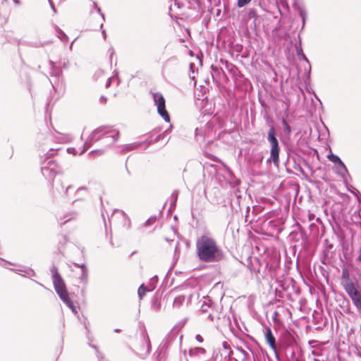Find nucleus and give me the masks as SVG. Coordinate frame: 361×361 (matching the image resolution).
Masks as SVG:
<instances>
[{"label": "nucleus", "instance_id": "1", "mask_svg": "<svg viewBox=\"0 0 361 361\" xmlns=\"http://www.w3.org/2000/svg\"><path fill=\"white\" fill-rule=\"evenodd\" d=\"M197 257L202 262L216 263L225 259V253L217 241L211 235L204 234L196 240Z\"/></svg>", "mask_w": 361, "mask_h": 361}, {"label": "nucleus", "instance_id": "2", "mask_svg": "<svg viewBox=\"0 0 361 361\" xmlns=\"http://www.w3.org/2000/svg\"><path fill=\"white\" fill-rule=\"evenodd\" d=\"M120 133L117 129L111 126H100L95 129L90 135L80 152L82 154L94 142L102 140L104 145L106 146L112 145L119 137Z\"/></svg>", "mask_w": 361, "mask_h": 361}, {"label": "nucleus", "instance_id": "3", "mask_svg": "<svg viewBox=\"0 0 361 361\" xmlns=\"http://www.w3.org/2000/svg\"><path fill=\"white\" fill-rule=\"evenodd\" d=\"M50 75L52 78L50 82L54 91L59 94H63L66 90V84L62 77V71L55 66L52 61H49Z\"/></svg>", "mask_w": 361, "mask_h": 361}, {"label": "nucleus", "instance_id": "4", "mask_svg": "<svg viewBox=\"0 0 361 361\" xmlns=\"http://www.w3.org/2000/svg\"><path fill=\"white\" fill-rule=\"evenodd\" d=\"M267 140L270 144V157L267 162L272 161L274 164L278 165L279 162L280 147L276 137V130L274 126H271L268 131Z\"/></svg>", "mask_w": 361, "mask_h": 361}, {"label": "nucleus", "instance_id": "5", "mask_svg": "<svg viewBox=\"0 0 361 361\" xmlns=\"http://www.w3.org/2000/svg\"><path fill=\"white\" fill-rule=\"evenodd\" d=\"M150 350L149 338L146 332H143L139 343L135 347V353L141 359H145L149 355Z\"/></svg>", "mask_w": 361, "mask_h": 361}, {"label": "nucleus", "instance_id": "6", "mask_svg": "<svg viewBox=\"0 0 361 361\" xmlns=\"http://www.w3.org/2000/svg\"><path fill=\"white\" fill-rule=\"evenodd\" d=\"M152 96L154 104L157 107L158 114L166 122H169L170 116L166 109V101L163 94L161 92H154Z\"/></svg>", "mask_w": 361, "mask_h": 361}, {"label": "nucleus", "instance_id": "7", "mask_svg": "<svg viewBox=\"0 0 361 361\" xmlns=\"http://www.w3.org/2000/svg\"><path fill=\"white\" fill-rule=\"evenodd\" d=\"M50 271L52 275L53 284L56 293L58 294V293H61L66 290L65 282L62 279L61 276L60 275V274L59 273L56 267L54 265L52 266Z\"/></svg>", "mask_w": 361, "mask_h": 361}, {"label": "nucleus", "instance_id": "8", "mask_svg": "<svg viewBox=\"0 0 361 361\" xmlns=\"http://www.w3.org/2000/svg\"><path fill=\"white\" fill-rule=\"evenodd\" d=\"M72 188V185H68L65 190L64 195L68 198L70 201H71L72 204H74L77 201H82L85 199V197L89 195L90 191L89 189L86 186H80L79 187L75 192V195L73 198H70L68 197V190Z\"/></svg>", "mask_w": 361, "mask_h": 361}, {"label": "nucleus", "instance_id": "9", "mask_svg": "<svg viewBox=\"0 0 361 361\" xmlns=\"http://www.w3.org/2000/svg\"><path fill=\"white\" fill-rule=\"evenodd\" d=\"M185 5L183 1H173V4H171L169 7V15L171 18H178V16H184L186 13L183 11Z\"/></svg>", "mask_w": 361, "mask_h": 361}, {"label": "nucleus", "instance_id": "10", "mask_svg": "<svg viewBox=\"0 0 361 361\" xmlns=\"http://www.w3.org/2000/svg\"><path fill=\"white\" fill-rule=\"evenodd\" d=\"M345 291L351 299L357 311L361 312V293L356 288L355 286L352 287L351 288Z\"/></svg>", "mask_w": 361, "mask_h": 361}, {"label": "nucleus", "instance_id": "11", "mask_svg": "<svg viewBox=\"0 0 361 361\" xmlns=\"http://www.w3.org/2000/svg\"><path fill=\"white\" fill-rule=\"evenodd\" d=\"M54 166V161L52 160H49L47 161V166L44 165L41 167L42 173L47 180H53L57 173Z\"/></svg>", "mask_w": 361, "mask_h": 361}, {"label": "nucleus", "instance_id": "12", "mask_svg": "<svg viewBox=\"0 0 361 361\" xmlns=\"http://www.w3.org/2000/svg\"><path fill=\"white\" fill-rule=\"evenodd\" d=\"M58 295L59 296L60 299L71 310L73 313L75 314H78L77 307L74 305L73 302L70 299L67 289L61 293H58Z\"/></svg>", "mask_w": 361, "mask_h": 361}, {"label": "nucleus", "instance_id": "13", "mask_svg": "<svg viewBox=\"0 0 361 361\" xmlns=\"http://www.w3.org/2000/svg\"><path fill=\"white\" fill-rule=\"evenodd\" d=\"M341 279V284L345 290L355 286L353 280L350 278V274L348 269L345 268L343 269L342 270Z\"/></svg>", "mask_w": 361, "mask_h": 361}, {"label": "nucleus", "instance_id": "14", "mask_svg": "<svg viewBox=\"0 0 361 361\" xmlns=\"http://www.w3.org/2000/svg\"><path fill=\"white\" fill-rule=\"evenodd\" d=\"M265 339H266L267 343L269 344V347L274 352L276 357H278L276 339H275V337L274 336L270 328H268L266 329Z\"/></svg>", "mask_w": 361, "mask_h": 361}, {"label": "nucleus", "instance_id": "15", "mask_svg": "<svg viewBox=\"0 0 361 361\" xmlns=\"http://www.w3.org/2000/svg\"><path fill=\"white\" fill-rule=\"evenodd\" d=\"M78 217V213L75 211H71L63 214V215L59 216L57 218L58 223L62 226L66 223L76 219Z\"/></svg>", "mask_w": 361, "mask_h": 361}, {"label": "nucleus", "instance_id": "16", "mask_svg": "<svg viewBox=\"0 0 361 361\" xmlns=\"http://www.w3.org/2000/svg\"><path fill=\"white\" fill-rule=\"evenodd\" d=\"M192 297L191 294L188 295H178L176 296V298L173 300V307L174 309H180L183 304L185 303V300H187V302L190 300Z\"/></svg>", "mask_w": 361, "mask_h": 361}, {"label": "nucleus", "instance_id": "17", "mask_svg": "<svg viewBox=\"0 0 361 361\" xmlns=\"http://www.w3.org/2000/svg\"><path fill=\"white\" fill-rule=\"evenodd\" d=\"M334 171L336 173L342 178H345L347 175H348V171L345 164L341 161L334 166Z\"/></svg>", "mask_w": 361, "mask_h": 361}, {"label": "nucleus", "instance_id": "18", "mask_svg": "<svg viewBox=\"0 0 361 361\" xmlns=\"http://www.w3.org/2000/svg\"><path fill=\"white\" fill-rule=\"evenodd\" d=\"M11 271H14L17 274L24 273L27 276H35V271L29 267H25L23 266H18L17 269H10Z\"/></svg>", "mask_w": 361, "mask_h": 361}, {"label": "nucleus", "instance_id": "19", "mask_svg": "<svg viewBox=\"0 0 361 361\" xmlns=\"http://www.w3.org/2000/svg\"><path fill=\"white\" fill-rule=\"evenodd\" d=\"M293 5L295 7V8L298 10V13L302 18V30L305 27V22H306V18H307V12L302 7L298 5L297 1H294Z\"/></svg>", "mask_w": 361, "mask_h": 361}, {"label": "nucleus", "instance_id": "20", "mask_svg": "<svg viewBox=\"0 0 361 361\" xmlns=\"http://www.w3.org/2000/svg\"><path fill=\"white\" fill-rule=\"evenodd\" d=\"M140 144L138 143H130L128 145H124L118 147L119 152L121 153H126L127 152L132 151L133 149H137L139 147Z\"/></svg>", "mask_w": 361, "mask_h": 361}, {"label": "nucleus", "instance_id": "21", "mask_svg": "<svg viewBox=\"0 0 361 361\" xmlns=\"http://www.w3.org/2000/svg\"><path fill=\"white\" fill-rule=\"evenodd\" d=\"M75 266L80 267L81 269V274L80 276V279L81 281L86 283L87 281L88 271L87 269L84 264H75Z\"/></svg>", "mask_w": 361, "mask_h": 361}, {"label": "nucleus", "instance_id": "22", "mask_svg": "<svg viewBox=\"0 0 361 361\" xmlns=\"http://www.w3.org/2000/svg\"><path fill=\"white\" fill-rule=\"evenodd\" d=\"M205 353V349L201 347H195L190 349L189 350V355L190 356H200L202 355H204Z\"/></svg>", "mask_w": 361, "mask_h": 361}, {"label": "nucleus", "instance_id": "23", "mask_svg": "<svg viewBox=\"0 0 361 361\" xmlns=\"http://www.w3.org/2000/svg\"><path fill=\"white\" fill-rule=\"evenodd\" d=\"M281 123H282V126H283V128L284 133L286 135L289 136L291 134V132H292L291 127L288 125V123H287V121H286V120L285 118H283L281 120Z\"/></svg>", "mask_w": 361, "mask_h": 361}, {"label": "nucleus", "instance_id": "24", "mask_svg": "<svg viewBox=\"0 0 361 361\" xmlns=\"http://www.w3.org/2000/svg\"><path fill=\"white\" fill-rule=\"evenodd\" d=\"M211 307L210 300L205 298L201 305L200 310L202 312H207Z\"/></svg>", "mask_w": 361, "mask_h": 361}, {"label": "nucleus", "instance_id": "25", "mask_svg": "<svg viewBox=\"0 0 361 361\" xmlns=\"http://www.w3.org/2000/svg\"><path fill=\"white\" fill-rule=\"evenodd\" d=\"M56 31L57 32L58 37L61 40V42L66 43L68 42V36L63 32V30H61L60 28L57 27L56 29Z\"/></svg>", "mask_w": 361, "mask_h": 361}, {"label": "nucleus", "instance_id": "26", "mask_svg": "<svg viewBox=\"0 0 361 361\" xmlns=\"http://www.w3.org/2000/svg\"><path fill=\"white\" fill-rule=\"evenodd\" d=\"M148 290V287H145V284L142 283L138 288L137 294L140 300H142L145 296V293Z\"/></svg>", "mask_w": 361, "mask_h": 361}, {"label": "nucleus", "instance_id": "27", "mask_svg": "<svg viewBox=\"0 0 361 361\" xmlns=\"http://www.w3.org/2000/svg\"><path fill=\"white\" fill-rule=\"evenodd\" d=\"M157 281H158V277L157 276H153L150 279L148 286H147L149 291H152L156 288Z\"/></svg>", "mask_w": 361, "mask_h": 361}, {"label": "nucleus", "instance_id": "28", "mask_svg": "<svg viewBox=\"0 0 361 361\" xmlns=\"http://www.w3.org/2000/svg\"><path fill=\"white\" fill-rule=\"evenodd\" d=\"M116 215H118L123 219L126 218L128 219V221H129V219L127 217V216L126 215V214L123 212V211H121V210H118V209H115L114 211V212L112 213L111 214V221H113L114 219V216Z\"/></svg>", "mask_w": 361, "mask_h": 361}, {"label": "nucleus", "instance_id": "29", "mask_svg": "<svg viewBox=\"0 0 361 361\" xmlns=\"http://www.w3.org/2000/svg\"><path fill=\"white\" fill-rule=\"evenodd\" d=\"M327 158L331 162L334 163L335 165L342 161V160L340 159V157L338 155H336V154H332V153L329 154L327 156Z\"/></svg>", "mask_w": 361, "mask_h": 361}, {"label": "nucleus", "instance_id": "30", "mask_svg": "<svg viewBox=\"0 0 361 361\" xmlns=\"http://www.w3.org/2000/svg\"><path fill=\"white\" fill-rule=\"evenodd\" d=\"M178 196V191L174 190L171 194V207L175 206Z\"/></svg>", "mask_w": 361, "mask_h": 361}, {"label": "nucleus", "instance_id": "31", "mask_svg": "<svg viewBox=\"0 0 361 361\" xmlns=\"http://www.w3.org/2000/svg\"><path fill=\"white\" fill-rule=\"evenodd\" d=\"M59 149V148H50L44 155L46 156V159H50L54 155V152Z\"/></svg>", "mask_w": 361, "mask_h": 361}, {"label": "nucleus", "instance_id": "32", "mask_svg": "<svg viewBox=\"0 0 361 361\" xmlns=\"http://www.w3.org/2000/svg\"><path fill=\"white\" fill-rule=\"evenodd\" d=\"M92 348H94L97 352V357L99 361H108L98 350L97 346L92 345H91Z\"/></svg>", "mask_w": 361, "mask_h": 361}, {"label": "nucleus", "instance_id": "33", "mask_svg": "<svg viewBox=\"0 0 361 361\" xmlns=\"http://www.w3.org/2000/svg\"><path fill=\"white\" fill-rule=\"evenodd\" d=\"M6 264H11V265H13V264H12L11 262H8V261H6V260H5V259H2V258H1V257H0V266L4 267H5V268L8 269V268L5 266Z\"/></svg>", "mask_w": 361, "mask_h": 361}, {"label": "nucleus", "instance_id": "34", "mask_svg": "<svg viewBox=\"0 0 361 361\" xmlns=\"http://www.w3.org/2000/svg\"><path fill=\"white\" fill-rule=\"evenodd\" d=\"M296 48V53H297V55L300 57L303 53V51H302V49L301 47V44H300L299 45H296L295 47Z\"/></svg>", "mask_w": 361, "mask_h": 361}, {"label": "nucleus", "instance_id": "35", "mask_svg": "<svg viewBox=\"0 0 361 361\" xmlns=\"http://www.w3.org/2000/svg\"><path fill=\"white\" fill-rule=\"evenodd\" d=\"M155 221H156L155 217H150L145 221V226H148L151 225L152 224H153L154 222H155Z\"/></svg>", "mask_w": 361, "mask_h": 361}, {"label": "nucleus", "instance_id": "36", "mask_svg": "<svg viewBox=\"0 0 361 361\" xmlns=\"http://www.w3.org/2000/svg\"><path fill=\"white\" fill-rule=\"evenodd\" d=\"M104 153L103 149L92 150L90 152V155L97 154L102 155Z\"/></svg>", "mask_w": 361, "mask_h": 361}, {"label": "nucleus", "instance_id": "37", "mask_svg": "<svg viewBox=\"0 0 361 361\" xmlns=\"http://www.w3.org/2000/svg\"><path fill=\"white\" fill-rule=\"evenodd\" d=\"M238 2V6L241 8V7H244L245 6H246L247 4V3H249L250 1H237Z\"/></svg>", "mask_w": 361, "mask_h": 361}, {"label": "nucleus", "instance_id": "38", "mask_svg": "<svg viewBox=\"0 0 361 361\" xmlns=\"http://www.w3.org/2000/svg\"><path fill=\"white\" fill-rule=\"evenodd\" d=\"M112 78H113V77H110L108 78V80L106 82V85H105L106 88H108L111 86Z\"/></svg>", "mask_w": 361, "mask_h": 361}, {"label": "nucleus", "instance_id": "39", "mask_svg": "<svg viewBox=\"0 0 361 361\" xmlns=\"http://www.w3.org/2000/svg\"><path fill=\"white\" fill-rule=\"evenodd\" d=\"M196 340L199 342V343H202L203 342V338L202 337V336H200V334H197L195 337Z\"/></svg>", "mask_w": 361, "mask_h": 361}, {"label": "nucleus", "instance_id": "40", "mask_svg": "<svg viewBox=\"0 0 361 361\" xmlns=\"http://www.w3.org/2000/svg\"><path fill=\"white\" fill-rule=\"evenodd\" d=\"M49 5H50V6L51 7V8H52V10H53L54 13H56V10L55 6H54V4H53V1H49Z\"/></svg>", "mask_w": 361, "mask_h": 361}, {"label": "nucleus", "instance_id": "41", "mask_svg": "<svg viewBox=\"0 0 361 361\" xmlns=\"http://www.w3.org/2000/svg\"><path fill=\"white\" fill-rule=\"evenodd\" d=\"M300 57H301L304 61H305L310 66V61L304 54H302Z\"/></svg>", "mask_w": 361, "mask_h": 361}, {"label": "nucleus", "instance_id": "42", "mask_svg": "<svg viewBox=\"0 0 361 361\" xmlns=\"http://www.w3.org/2000/svg\"><path fill=\"white\" fill-rule=\"evenodd\" d=\"M178 243H177L176 248H175V256H179V250H178Z\"/></svg>", "mask_w": 361, "mask_h": 361}, {"label": "nucleus", "instance_id": "43", "mask_svg": "<svg viewBox=\"0 0 361 361\" xmlns=\"http://www.w3.org/2000/svg\"><path fill=\"white\" fill-rule=\"evenodd\" d=\"M249 16H250V18H252V17L254 18V17H255V16H256V13H255V11L254 10H250V13H249Z\"/></svg>", "mask_w": 361, "mask_h": 361}, {"label": "nucleus", "instance_id": "44", "mask_svg": "<svg viewBox=\"0 0 361 361\" xmlns=\"http://www.w3.org/2000/svg\"><path fill=\"white\" fill-rule=\"evenodd\" d=\"M69 66V62L68 61H63V68L65 69H67Z\"/></svg>", "mask_w": 361, "mask_h": 361}, {"label": "nucleus", "instance_id": "45", "mask_svg": "<svg viewBox=\"0 0 361 361\" xmlns=\"http://www.w3.org/2000/svg\"><path fill=\"white\" fill-rule=\"evenodd\" d=\"M67 152L68 153H73V154H75V149L74 148H68Z\"/></svg>", "mask_w": 361, "mask_h": 361}, {"label": "nucleus", "instance_id": "46", "mask_svg": "<svg viewBox=\"0 0 361 361\" xmlns=\"http://www.w3.org/2000/svg\"><path fill=\"white\" fill-rule=\"evenodd\" d=\"M100 102H102V103H105L106 102V97H104V96H101L100 97Z\"/></svg>", "mask_w": 361, "mask_h": 361}, {"label": "nucleus", "instance_id": "47", "mask_svg": "<svg viewBox=\"0 0 361 361\" xmlns=\"http://www.w3.org/2000/svg\"><path fill=\"white\" fill-rule=\"evenodd\" d=\"M104 74L103 71L99 70L96 72V75L97 76H102Z\"/></svg>", "mask_w": 361, "mask_h": 361}, {"label": "nucleus", "instance_id": "48", "mask_svg": "<svg viewBox=\"0 0 361 361\" xmlns=\"http://www.w3.org/2000/svg\"><path fill=\"white\" fill-rule=\"evenodd\" d=\"M109 51H110V56H111V57H112V56H113V55H114V49H113L112 47H111V48L109 49Z\"/></svg>", "mask_w": 361, "mask_h": 361}, {"label": "nucleus", "instance_id": "49", "mask_svg": "<svg viewBox=\"0 0 361 361\" xmlns=\"http://www.w3.org/2000/svg\"><path fill=\"white\" fill-rule=\"evenodd\" d=\"M208 318L211 320V321H213L214 320V317H213V315L212 313H209L208 314Z\"/></svg>", "mask_w": 361, "mask_h": 361}, {"label": "nucleus", "instance_id": "50", "mask_svg": "<svg viewBox=\"0 0 361 361\" xmlns=\"http://www.w3.org/2000/svg\"><path fill=\"white\" fill-rule=\"evenodd\" d=\"M102 35H103L104 39H106V31H105L104 30H103L102 31Z\"/></svg>", "mask_w": 361, "mask_h": 361}, {"label": "nucleus", "instance_id": "51", "mask_svg": "<svg viewBox=\"0 0 361 361\" xmlns=\"http://www.w3.org/2000/svg\"><path fill=\"white\" fill-rule=\"evenodd\" d=\"M162 138V135H159L156 138V141H159V140H161Z\"/></svg>", "mask_w": 361, "mask_h": 361}, {"label": "nucleus", "instance_id": "52", "mask_svg": "<svg viewBox=\"0 0 361 361\" xmlns=\"http://www.w3.org/2000/svg\"><path fill=\"white\" fill-rule=\"evenodd\" d=\"M169 60V61H171H171H176V60H177V58H176V56H173V57L170 58Z\"/></svg>", "mask_w": 361, "mask_h": 361}, {"label": "nucleus", "instance_id": "53", "mask_svg": "<svg viewBox=\"0 0 361 361\" xmlns=\"http://www.w3.org/2000/svg\"><path fill=\"white\" fill-rule=\"evenodd\" d=\"M314 216V214H310V215H309V219H310V220H312V219Z\"/></svg>", "mask_w": 361, "mask_h": 361}, {"label": "nucleus", "instance_id": "54", "mask_svg": "<svg viewBox=\"0 0 361 361\" xmlns=\"http://www.w3.org/2000/svg\"><path fill=\"white\" fill-rule=\"evenodd\" d=\"M280 2L281 3V4H282L283 6H284L285 4H286V5H287V1H280Z\"/></svg>", "mask_w": 361, "mask_h": 361}, {"label": "nucleus", "instance_id": "55", "mask_svg": "<svg viewBox=\"0 0 361 361\" xmlns=\"http://www.w3.org/2000/svg\"><path fill=\"white\" fill-rule=\"evenodd\" d=\"M65 141H66V140L64 138H61L59 140L60 142H64Z\"/></svg>", "mask_w": 361, "mask_h": 361}, {"label": "nucleus", "instance_id": "56", "mask_svg": "<svg viewBox=\"0 0 361 361\" xmlns=\"http://www.w3.org/2000/svg\"><path fill=\"white\" fill-rule=\"evenodd\" d=\"M212 68L213 70H214V71H217V68H216V67H215V68H214V66H212Z\"/></svg>", "mask_w": 361, "mask_h": 361}, {"label": "nucleus", "instance_id": "57", "mask_svg": "<svg viewBox=\"0 0 361 361\" xmlns=\"http://www.w3.org/2000/svg\"><path fill=\"white\" fill-rule=\"evenodd\" d=\"M47 159H46V156H44V161L46 162ZM44 165H45V163H43V166H44Z\"/></svg>", "mask_w": 361, "mask_h": 361}, {"label": "nucleus", "instance_id": "58", "mask_svg": "<svg viewBox=\"0 0 361 361\" xmlns=\"http://www.w3.org/2000/svg\"><path fill=\"white\" fill-rule=\"evenodd\" d=\"M114 331H115V332H119V331H120V329H116L114 330Z\"/></svg>", "mask_w": 361, "mask_h": 361}, {"label": "nucleus", "instance_id": "59", "mask_svg": "<svg viewBox=\"0 0 361 361\" xmlns=\"http://www.w3.org/2000/svg\"><path fill=\"white\" fill-rule=\"evenodd\" d=\"M101 16H102V19H103V20H104V14L101 13Z\"/></svg>", "mask_w": 361, "mask_h": 361}, {"label": "nucleus", "instance_id": "60", "mask_svg": "<svg viewBox=\"0 0 361 361\" xmlns=\"http://www.w3.org/2000/svg\"><path fill=\"white\" fill-rule=\"evenodd\" d=\"M73 44V42L71 43V46H70V49H72Z\"/></svg>", "mask_w": 361, "mask_h": 361}, {"label": "nucleus", "instance_id": "61", "mask_svg": "<svg viewBox=\"0 0 361 361\" xmlns=\"http://www.w3.org/2000/svg\"><path fill=\"white\" fill-rule=\"evenodd\" d=\"M190 68H192L193 67V64L190 63Z\"/></svg>", "mask_w": 361, "mask_h": 361}, {"label": "nucleus", "instance_id": "62", "mask_svg": "<svg viewBox=\"0 0 361 361\" xmlns=\"http://www.w3.org/2000/svg\"><path fill=\"white\" fill-rule=\"evenodd\" d=\"M85 329H86V330L87 331V332H89V329H88V328H87V326H85Z\"/></svg>", "mask_w": 361, "mask_h": 361}, {"label": "nucleus", "instance_id": "63", "mask_svg": "<svg viewBox=\"0 0 361 361\" xmlns=\"http://www.w3.org/2000/svg\"><path fill=\"white\" fill-rule=\"evenodd\" d=\"M97 11L100 13V8H97Z\"/></svg>", "mask_w": 361, "mask_h": 361}]
</instances>
